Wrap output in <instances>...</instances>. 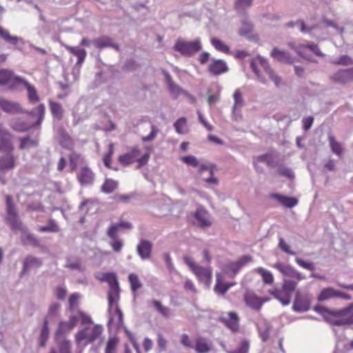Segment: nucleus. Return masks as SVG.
<instances>
[{
  "instance_id": "obj_1",
  "label": "nucleus",
  "mask_w": 353,
  "mask_h": 353,
  "mask_svg": "<svg viewBox=\"0 0 353 353\" xmlns=\"http://www.w3.org/2000/svg\"><path fill=\"white\" fill-rule=\"evenodd\" d=\"M103 332V327L101 325L95 324L86 326L77 332L75 335L76 343L79 345L85 347L100 339Z\"/></svg>"
},
{
  "instance_id": "obj_2",
  "label": "nucleus",
  "mask_w": 353,
  "mask_h": 353,
  "mask_svg": "<svg viewBox=\"0 0 353 353\" xmlns=\"http://www.w3.org/2000/svg\"><path fill=\"white\" fill-rule=\"evenodd\" d=\"M141 155V150L138 146L133 147L128 152L118 157L119 162L123 166L128 165L134 162L137 163V168L145 165L150 159V153L147 152Z\"/></svg>"
},
{
  "instance_id": "obj_3",
  "label": "nucleus",
  "mask_w": 353,
  "mask_h": 353,
  "mask_svg": "<svg viewBox=\"0 0 353 353\" xmlns=\"http://www.w3.org/2000/svg\"><path fill=\"white\" fill-rule=\"evenodd\" d=\"M185 263L190 267L200 282L209 285L212 281V274L210 268H204L195 264L189 256L184 257Z\"/></svg>"
},
{
  "instance_id": "obj_4",
  "label": "nucleus",
  "mask_w": 353,
  "mask_h": 353,
  "mask_svg": "<svg viewBox=\"0 0 353 353\" xmlns=\"http://www.w3.org/2000/svg\"><path fill=\"white\" fill-rule=\"evenodd\" d=\"M6 205L7 210V221L14 230H22V223L18 217V213L10 195L6 196Z\"/></svg>"
},
{
  "instance_id": "obj_5",
  "label": "nucleus",
  "mask_w": 353,
  "mask_h": 353,
  "mask_svg": "<svg viewBox=\"0 0 353 353\" xmlns=\"http://www.w3.org/2000/svg\"><path fill=\"white\" fill-rule=\"evenodd\" d=\"M332 324L343 325L353 323V304L339 310H334Z\"/></svg>"
},
{
  "instance_id": "obj_6",
  "label": "nucleus",
  "mask_w": 353,
  "mask_h": 353,
  "mask_svg": "<svg viewBox=\"0 0 353 353\" xmlns=\"http://www.w3.org/2000/svg\"><path fill=\"white\" fill-rule=\"evenodd\" d=\"M174 48L183 55L192 56L201 49V44L199 40L193 41L177 40Z\"/></svg>"
},
{
  "instance_id": "obj_7",
  "label": "nucleus",
  "mask_w": 353,
  "mask_h": 353,
  "mask_svg": "<svg viewBox=\"0 0 353 353\" xmlns=\"http://www.w3.org/2000/svg\"><path fill=\"white\" fill-rule=\"evenodd\" d=\"M269 300V298L259 296L251 290H247L243 294V301L246 306L257 312L260 311L263 305Z\"/></svg>"
},
{
  "instance_id": "obj_8",
  "label": "nucleus",
  "mask_w": 353,
  "mask_h": 353,
  "mask_svg": "<svg viewBox=\"0 0 353 353\" xmlns=\"http://www.w3.org/2000/svg\"><path fill=\"white\" fill-rule=\"evenodd\" d=\"M256 64H259L264 71L268 74L269 77L274 82L276 86H279L281 82V79L274 71L270 68L268 61L262 57H257L254 61L250 63V67L253 72L259 77V70L256 68Z\"/></svg>"
},
{
  "instance_id": "obj_9",
  "label": "nucleus",
  "mask_w": 353,
  "mask_h": 353,
  "mask_svg": "<svg viewBox=\"0 0 353 353\" xmlns=\"http://www.w3.org/2000/svg\"><path fill=\"white\" fill-rule=\"evenodd\" d=\"M330 79L332 82L341 85L353 82V68L340 69L332 74Z\"/></svg>"
},
{
  "instance_id": "obj_10",
  "label": "nucleus",
  "mask_w": 353,
  "mask_h": 353,
  "mask_svg": "<svg viewBox=\"0 0 353 353\" xmlns=\"http://www.w3.org/2000/svg\"><path fill=\"white\" fill-rule=\"evenodd\" d=\"M22 78L15 76L14 72L5 69L0 70V85H8L10 89H14L18 85Z\"/></svg>"
},
{
  "instance_id": "obj_11",
  "label": "nucleus",
  "mask_w": 353,
  "mask_h": 353,
  "mask_svg": "<svg viewBox=\"0 0 353 353\" xmlns=\"http://www.w3.org/2000/svg\"><path fill=\"white\" fill-rule=\"evenodd\" d=\"M334 298L350 300L352 297L350 294L338 290H335L333 288H325L320 292L317 297V300L319 301H325Z\"/></svg>"
},
{
  "instance_id": "obj_12",
  "label": "nucleus",
  "mask_w": 353,
  "mask_h": 353,
  "mask_svg": "<svg viewBox=\"0 0 353 353\" xmlns=\"http://www.w3.org/2000/svg\"><path fill=\"white\" fill-rule=\"evenodd\" d=\"M273 267L279 271L283 275L296 279L297 281L305 279V276L290 265L278 262L274 264Z\"/></svg>"
},
{
  "instance_id": "obj_13",
  "label": "nucleus",
  "mask_w": 353,
  "mask_h": 353,
  "mask_svg": "<svg viewBox=\"0 0 353 353\" xmlns=\"http://www.w3.org/2000/svg\"><path fill=\"white\" fill-rule=\"evenodd\" d=\"M15 167V158L11 154H7L0 157V181L3 184L6 183L4 177L6 172L12 170Z\"/></svg>"
},
{
  "instance_id": "obj_14",
  "label": "nucleus",
  "mask_w": 353,
  "mask_h": 353,
  "mask_svg": "<svg viewBox=\"0 0 353 353\" xmlns=\"http://www.w3.org/2000/svg\"><path fill=\"white\" fill-rule=\"evenodd\" d=\"M14 147L12 142V135L0 125V152H12Z\"/></svg>"
},
{
  "instance_id": "obj_15",
  "label": "nucleus",
  "mask_w": 353,
  "mask_h": 353,
  "mask_svg": "<svg viewBox=\"0 0 353 353\" xmlns=\"http://www.w3.org/2000/svg\"><path fill=\"white\" fill-rule=\"evenodd\" d=\"M232 119L238 121L242 118L241 109L244 105V99L239 90H236L233 94Z\"/></svg>"
},
{
  "instance_id": "obj_16",
  "label": "nucleus",
  "mask_w": 353,
  "mask_h": 353,
  "mask_svg": "<svg viewBox=\"0 0 353 353\" xmlns=\"http://www.w3.org/2000/svg\"><path fill=\"white\" fill-rule=\"evenodd\" d=\"M227 63L223 59H212L208 71L212 75L219 76L228 71Z\"/></svg>"
},
{
  "instance_id": "obj_17",
  "label": "nucleus",
  "mask_w": 353,
  "mask_h": 353,
  "mask_svg": "<svg viewBox=\"0 0 353 353\" xmlns=\"http://www.w3.org/2000/svg\"><path fill=\"white\" fill-rule=\"evenodd\" d=\"M137 250L142 259H148L151 256L152 243L150 241L142 239L138 244Z\"/></svg>"
},
{
  "instance_id": "obj_18",
  "label": "nucleus",
  "mask_w": 353,
  "mask_h": 353,
  "mask_svg": "<svg viewBox=\"0 0 353 353\" xmlns=\"http://www.w3.org/2000/svg\"><path fill=\"white\" fill-rule=\"evenodd\" d=\"M123 325V313L119 308V305H116L115 308V314L110 317L108 321V326L114 328L116 330H119L122 327Z\"/></svg>"
},
{
  "instance_id": "obj_19",
  "label": "nucleus",
  "mask_w": 353,
  "mask_h": 353,
  "mask_svg": "<svg viewBox=\"0 0 353 353\" xmlns=\"http://www.w3.org/2000/svg\"><path fill=\"white\" fill-rule=\"evenodd\" d=\"M270 197L276 199L280 204L288 208H292L296 206L298 203V200L296 198L287 196L277 193L271 194Z\"/></svg>"
},
{
  "instance_id": "obj_20",
  "label": "nucleus",
  "mask_w": 353,
  "mask_h": 353,
  "mask_svg": "<svg viewBox=\"0 0 353 353\" xmlns=\"http://www.w3.org/2000/svg\"><path fill=\"white\" fill-rule=\"evenodd\" d=\"M0 107L6 112L15 114L21 112L20 105L14 101L0 98Z\"/></svg>"
},
{
  "instance_id": "obj_21",
  "label": "nucleus",
  "mask_w": 353,
  "mask_h": 353,
  "mask_svg": "<svg viewBox=\"0 0 353 353\" xmlns=\"http://www.w3.org/2000/svg\"><path fill=\"white\" fill-rule=\"evenodd\" d=\"M20 84H23L26 87L27 90L28 101L30 103L35 104L40 101L39 96L34 85H31L29 82L23 78L22 81H20Z\"/></svg>"
},
{
  "instance_id": "obj_22",
  "label": "nucleus",
  "mask_w": 353,
  "mask_h": 353,
  "mask_svg": "<svg viewBox=\"0 0 353 353\" xmlns=\"http://www.w3.org/2000/svg\"><path fill=\"white\" fill-rule=\"evenodd\" d=\"M292 48L295 50V52L299 55H300L301 57H303L305 59H307L306 57H305L304 54H303V50L305 48L310 50L311 51H312L314 52V54H315L318 57H323V54L321 52V50H320L319 48L318 47V46L316 44H314V43L300 44V45H298L296 46H292Z\"/></svg>"
},
{
  "instance_id": "obj_23",
  "label": "nucleus",
  "mask_w": 353,
  "mask_h": 353,
  "mask_svg": "<svg viewBox=\"0 0 353 353\" xmlns=\"http://www.w3.org/2000/svg\"><path fill=\"white\" fill-rule=\"evenodd\" d=\"M194 216L197 220L201 227L205 228L211 225L208 213L204 208H198L194 212Z\"/></svg>"
},
{
  "instance_id": "obj_24",
  "label": "nucleus",
  "mask_w": 353,
  "mask_h": 353,
  "mask_svg": "<svg viewBox=\"0 0 353 353\" xmlns=\"http://www.w3.org/2000/svg\"><path fill=\"white\" fill-rule=\"evenodd\" d=\"M269 293L279 300L283 305H288L291 301L292 295L283 289H274L269 290Z\"/></svg>"
},
{
  "instance_id": "obj_25",
  "label": "nucleus",
  "mask_w": 353,
  "mask_h": 353,
  "mask_svg": "<svg viewBox=\"0 0 353 353\" xmlns=\"http://www.w3.org/2000/svg\"><path fill=\"white\" fill-rule=\"evenodd\" d=\"M310 306V300L297 294L293 304V309L296 312H305L309 310Z\"/></svg>"
},
{
  "instance_id": "obj_26",
  "label": "nucleus",
  "mask_w": 353,
  "mask_h": 353,
  "mask_svg": "<svg viewBox=\"0 0 353 353\" xmlns=\"http://www.w3.org/2000/svg\"><path fill=\"white\" fill-rule=\"evenodd\" d=\"M271 56L274 59L280 62L285 63H292L294 62V59L288 52L276 48L272 50Z\"/></svg>"
},
{
  "instance_id": "obj_27",
  "label": "nucleus",
  "mask_w": 353,
  "mask_h": 353,
  "mask_svg": "<svg viewBox=\"0 0 353 353\" xmlns=\"http://www.w3.org/2000/svg\"><path fill=\"white\" fill-rule=\"evenodd\" d=\"M234 285L233 283H225L222 281L221 274H216V284L214 290L216 293L224 295L228 290Z\"/></svg>"
},
{
  "instance_id": "obj_28",
  "label": "nucleus",
  "mask_w": 353,
  "mask_h": 353,
  "mask_svg": "<svg viewBox=\"0 0 353 353\" xmlns=\"http://www.w3.org/2000/svg\"><path fill=\"white\" fill-rule=\"evenodd\" d=\"M42 265L41 261L36 257L28 256L23 261L22 274H25L30 269L38 268Z\"/></svg>"
},
{
  "instance_id": "obj_29",
  "label": "nucleus",
  "mask_w": 353,
  "mask_h": 353,
  "mask_svg": "<svg viewBox=\"0 0 353 353\" xmlns=\"http://www.w3.org/2000/svg\"><path fill=\"white\" fill-rule=\"evenodd\" d=\"M77 179L81 185L90 184L93 181L94 174L88 168H83L77 175Z\"/></svg>"
},
{
  "instance_id": "obj_30",
  "label": "nucleus",
  "mask_w": 353,
  "mask_h": 353,
  "mask_svg": "<svg viewBox=\"0 0 353 353\" xmlns=\"http://www.w3.org/2000/svg\"><path fill=\"white\" fill-rule=\"evenodd\" d=\"M94 45L98 49H102L107 47H112L117 50H119V46L112 42V39L109 37H101L94 40Z\"/></svg>"
},
{
  "instance_id": "obj_31",
  "label": "nucleus",
  "mask_w": 353,
  "mask_h": 353,
  "mask_svg": "<svg viewBox=\"0 0 353 353\" xmlns=\"http://www.w3.org/2000/svg\"><path fill=\"white\" fill-rule=\"evenodd\" d=\"M239 316L234 312H230L227 318H223L222 321L230 330L235 331L239 327Z\"/></svg>"
},
{
  "instance_id": "obj_32",
  "label": "nucleus",
  "mask_w": 353,
  "mask_h": 353,
  "mask_svg": "<svg viewBox=\"0 0 353 353\" xmlns=\"http://www.w3.org/2000/svg\"><path fill=\"white\" fill-rule=\"evenodd\" d=\"M150 303L157 312L163 318L168 319L172 316L171 310L168 307L163 305L161 301L154 299Z\"/></svg>"
},
{
  "instance_id": "obj_33",
  "label": "nucleus",
  "mask_w": 353,
  "mask_h": 353,
  "mask_svg": "<svg viewBox=\"0 0 353 353\" xmlns=\"http://www.w3.org/2000/svg\"><path fill=\"white\" fill-rule=\"evenodd\" d=\"M197 168H199V172L202 174L204 171H209L210 176L205 179V181L210 184H217L218 180L214 176V171L215 170L214 165H205L201 164L199 165Z\"/></svg>"
},
{
  "instance_id": "obj_34",
  "label": "nucleus",
  "mask_w": 353,
  "mask_h": 353,
  "mask_svg": "<svg viewBox=\"0 0 353 353\" xmlns=\"http://www.w3.org/2000/svg\"><path fill=\"white\" fill-rule=\"evenodd\" d=\"M65 48L68 52L78 58L77 64H81L83 63L87 55V52L84 49L70 46H65Z\"/></svg>"
},
{
  "instance_id": "obj_35",
  "label": "nucleus",
  "mask_w": 353,
  "mask_h": 353,
  "mask_svg": "<svg viewBox=\"0 0 353 353\" xmlns=\"http://www.w3.org/2000/svg\"><path fill=\"white\" fill-rule=\"evenodd\" d=\"M194 349L196 353H208L211 350V346L205 339L198 337L195 340Z\"/></svg>"
},
{
  "instance_id": "obj_36",
  "label": "nucleus",
  "mask_w": 353,
  "mask_h": 353,
  "mask_svg": "<svg viewBox=\"0 0 353 353\" xmlns=\"http://www.w3.org/2000/svg\"><path fill=\"white\" fill-rule=\"evenodd\" d=\"M49 106L52 115L58 120L62 119L63 109L61 104L58 102L49 100Z\"/></svg>"
},
{
  "instance_id": "obj_37",
  "label": "nucleus",
  "mask_w": 353,
  "mask_h": 353,
  "mask_svg": "<svg viewBox=\"0 0 353 353\" xmlns=\"http://www.w3.org/2000/svg\"><path fill=\"white\" fill-rule=\"evenodd\" d=\"M20 144L19 149L23 150L30 148L37 147L39 145V141L37 139H32L30 137L27 136L19 139Z\"/></svg>"
},
{
  "instance_id": "obj_38",
  "label": "nucleus",
  "mask_w": 353,
  "mask_h": 353,
  "mask_svg": "<svg viewBox=\"0 0 353 353\" xmlns=\"http://www.w3.org/2000/svg\"><path fill=\"white\" fill-rule=\"evenodd\" d=\"M255 272L261 275L262 280L265 284L271 285L274 283V276L272 272L263 268H258Z\"/></svg>"
},
{
  "instance_id": "obj_39",
  "label": "nucleus",
  "mask_w": 353,
  "mask_h": 353,
  "mask_svg": "<svg viewBox=\"0 0 353 353\" xmlns=\"http://www.w3.org/2000/svg\"><path fill=\"white\" fill-rule=\"evenodd\" d=\"M120 288L119 285L114 286H110V290L108 292V304L110 307H112L114 303H117L119 298Z\"/></svg>"
},
{
  "instance_id": "obj_40",
  "label": "nucleus",
  "mask_w": 353,
  "mask_h": 353,
  "mask_svg": "<svg viewBox=\"0 0 353 353\" xmlns=\"http://www.w3.org/2000/svg\"><path fill=\"white\" fill-rule=\"evenodd\" d=\"M210 41L212 45L217 51L221 52L226 54H231L229 46L221 40L214 37L211 39Z\"/></svg>"
},
{
  "instance_id": "obj_41",
  "label": "nucleus",
  "mask_w": 353,
  "mask_h": 353,
  "mask_svg": "<svg viewBox=\"0 0 353 353\" xmlns=\"http://www.w3.org/2000/svg\"><path fill=\"white\" fill-rule=\"evenodd\" d=\"M328 140L332 152L336 155L341 157L343 152L341 144L336 141L334 137L332 134L329 135Z\"/></svg>"
},
{
  "instance_id": "obj_42",
  "label": "nucleus",
  "mask_w": 353,
  "mask_h": 353,
  "mask_svg": "<svg viewBox=\"0 0 353 353\" xmlns=\"http://www.w3.org/2000/svg\"><path fill=\"white\" fill-rule=\"evenodd\" d=\"M119 340L116 336H110L106 343L105 353H117Z\"/></svg>"
},
{
  "instance_id": "obj_43",
  "label": "nucleus",
  "mask_w": 353,
  "mask_h": 353,
  "mask_svg": "<svg viewBox=\"0 0 353 353\" xmlns=\"http://www.w3.org/2000/svg\"><path fill=\"white\" fill-rule=\"evenodd\" d=\"M118 188V182L112 179H106L101 185V191L110 194L113 192Z\"/></svg>"
},
{
  "instance_id": "obj_44",
  "label": "nucleus",
  "mask_w": 353,
  "mask_h": 353,
  "mask_svg": "<svg viewBox=\"0 0 353 353\" xmlns=\"http://www.w3.org/2000/svg\"><path fill=\"white\" fill-rule=\"evenodd\" d=\"M314 309L316 312L320 314L326 321L330 323H332L334 310H330L322 305H316Z\"/></svg>"
},
{
  "instance_id": "obj_45",
  "label": "nucleus",
  "mask_w": 353,
  "mask_h": 353,
  "mask_svg": "<svg viewBox=\"0 0 353 353\" xmlns=\"http://www.w3.org/2000/svg\"><path fill=\"white\" fill-rule=\"evenodd\" d=\"M73 328L68 321H61L55 333L56 337L58 338L70 332Z\"/></svg>"
},
{
  "instance_id": "obj_46",
  "label": "nucleus",
  "mask_w": 353,
  "mask_h": 353,
  "mask_svg": "<svg viewBox=\"0 0 353 353\" xmlns=\"http://www.w3.org/2000/svg\"><path fill=\"white\" fill-rule=\"evenodd\" d=\"M128 280L130 284L131 290L133 292H136L142 287V284L136 274H130L128 276Z\"/></svg>"
},
{
  "instance_id": "obj_47",
  "label": "nucleus",
  "mask_w": 353,
  "mask_h": 353,
  "mask_svg": "<svg viewBox=\"0 0 353 353\" xmlns=\"http://www.w3.org/2000/svg\"><path fill=\"white\" fill-rule=\"evenodd\" d=\"M0 36L6 41L12 45H17L19 41L17 37L10 35V32L3 29L1 26H0Z\"/></svg>"
},
{
  "instance_id": "obj_48",
  "label": "nucleus",
  "mask_w": 353,
  "mask_h": 353,
  "mask_svg": "<svg viewBox=\"0 0 353 353\" xmlns=\"http://www.w3.org/2000/svg\"><path fill=\"white\" fill-rule=\"evenodd\" d=\"M49 336L48 321L47 318L43 321V327L41 331L40 335V345L41 347L46 345V341Z\"/></svg>"
},
{
  "instance_id": "obj_49",
  "label": "nucleus",
  "mask_w": 353,
  "mask_h": 353,
  "mask_svg": "<svg viewBox=\"0 0 353 353\" xmlns=\"http://www.w3.org/2000/svg\"><path fill=\"white\" fill-rule=\"evenodd\" d=\"M174 127L178 134H185L187 132V120L184 117L179 118L174 123Z\"/></svg>"
},
{
  "instance_id": "obj_50",
  "label": "nucleus",
  "mask_w": 353,
  "mask_h": 353,
  "mask_svg": "<svg viewBox=\"0 0 353 353\" xmlns=\"http://www.w3.org/2000/svg\"><path fill=\"white\" fill-rule=\"evenodd\" d=\"M21 241L23 244L38 246L39 241L32 234L26 232L21 236Z\"/></svg>"
},
{
  "instance_id": "obj_51",
  "label": "nucleus",
  "mask_w": 353,
  "mask_h": 353,
  "mask_svg": "<svg viewBox=\"0 0 353 353\" xmlns=\"http://www.w3.org/2000/svg\"><path fill=\"white\" fill-rule=\"evenodd\" d=\"M45 111H46V107H45L44 104H43V103L39 104L38 106H37L32 110V112H31L32 114L38 115L37 125H39L42 123V121L44 119Z\"/></svg>"
},
{
  "instance_id": "obj_52",
  "label": "nucleus",
  "mask_w": 353,
  "mask_h": 353,
  "mask_svg": "<svg viewBox=\"0 0 353 353\" xmlns=\"http://www.w3.org/2000/svg\"><path fill=\"white\" fill-rule=\"evenodd\" d=\"M101 280L107 282L109 285V287L114 286L115 285H119L117 275L115 273L113 272L103 274Z\"/></svg>"
},
{
  "instance_id": "obj_53",
  "label": "nucleus",
  "mask_w": 353,
  "mask_h": 353,
  "mask_svg": "<svg viewBox=\"0 0 353 353\" xmlns=\"http://www.w3.org/2000/svg\"><path fill=\"white\" fill-rule=\"evenodd\" d=\"M38 230L41 232H57L59 231V228L56 222L54 220L50 219L49 220L47 225L40 227Z\"/></svg>"
},
{
  "instance_id": "obj_54",
  "label": "nucleus",
  "mask_w": 353,
  "mask_h": 353,
  "mask_svg": "<svg viewBox=\"0 0 353 353\" xmlns=\"http://www.w3.org/2000/svg\"><path fill=\"white\" fill-rule=\"evenodd\" d=\"M297 285V283L290 279H284L282 285V288L285 292H288L291 295L295 290Z\"/></svg>"
},
{
  "instance_id": "obj_55",
  "label": "nucleus",
  "mask_w": 353,
  "mask_h": 353,
  "mask_svg": "<svg viewBox=\"0 0 353 353\" xmlns=\"http://www.w3.org/2000/svg\"><path fill=\"white\" fill-rule=\"evenodd\" d=\"M60 353H72V343L69 340L63 339L58 343Z\"/></svg>"
},
{
  "instance_id": "obj_56",
  "label": "nucleus",
  "mask_w": 353,
  "mask_h": 353,
  "mask_svg": "<svg viewBox=\"0 0 353 353\" xmlns=\"http://www.w3.org/2000/svg\"><path fill=\"white\" fill-rule=\"evenodd\" d=\"M249 348V341L246 339H243L240 342L238 347L236 350L230 351L228 353H248Z\"/></svg>"
},
{
  "instance_id": "obj_57",
  "label": "nucleus",
  "mask_w": 353,
  "mask_h": 353,
  "mask_svg": "<svg viewBox=\"0 0 353 353\" xmlns=\"http://www.w3.org/2000/svg\"><path fill=\"white\" fill-rule=\"evenodd\" d=\"M253 0H236L234 8L237 11H243L251 6Z\"/></svg>"
},
{
  "instance_id": "obj_58",
  "label": "nucleus",
  "mask_w": 353,
  "mask_h": 353,
  "mask_svg": "<svg viewBox=\"0 0 353 353\" xmlns=\"http://www.w3.org/2000/svg\"><path fill=\"white\" fill-rule=\"evenodd\" d=\"M79 294L78 293H73L69 297V310L74 311L79 305Z\"/></svg>"
},
{
  "instance_id": "obj_59",
  "label": "nucleus",
  "mask_w": 353,
  "mask_h": 353,
  "mask_svg": "<svg viewBox=\"0 0 353 353\" xmlns=\"http://www.w3.org/2000/svg\"><path fill=\"white\" fill-rule=\"evenodd\" d=\"M295 261L300 267L307 270L313 271L315 269L314 265L312 262L305 261L300 258H296Z\"/></svg>"
},
{
  "instance_id": "obj_60",
  "label": "nucleus",
  "mask_w": 353,
  "mask_h": 353,
  "mask_svg": "<svg viewBox=\"0 0 353 353\" xmlns=\"http://www.w3.org/2000/svg\"><path fill=\"white\" fill-rule=\"evenodd\" d=\"M181 161L183 163H185L188 165H190L194 168H197L199 165V161L194 156H192V155L183 157L181 158Z\"/></svg>"
},
{
  "instance_id": "obj_61",
  "label": "nucleus",
  "mask_w": 353,
  "mask_h": 353,
  "mask_svg": "<svg viewBox=\"0 0 353 353\" xmlns=\"http://www.w3.org/2000/svg\"><path fill=\"white\" fill-rule=\"evenodd\" d=\"M227 272L228 273H231L232 276L236 275L241 268L239 265V263L236 261L230 262L226 265Z\"/></svg>"
},
{
  "instance_id": "obj_62",
  "label": "nucleus",
  "mask_w": 353,
  "mask_h": 353,
  "mask_svg": "<svg viewBox=\"0 0 353 353\" xmlns=\"http://www.w3.org/2000/svg\"><path fill=\"white\" fill-rule=\"evenodd\" d=\"M336 65H350L352 64V59L347 55H342L334 61Z\"/></svg>"
},
{
  "instance_id": "obj_63",
  "label": "nucleus",
  "mask_w": 353,
  "mask_h": 353,
  "mask_svg": "<svg viewBox=\"0 0 353 353\" xmlns=\"http://www.w3.org/2000/svg\"><path fill=\"white\" fill-rule=\"evenodd\" d=\"M113 145L110 144L108 152L104 155L103 159L104 165L108 168H111L112 157L113 155Z\"/></svg>"
},
{
  "instance_id": "obj_64",
  "label": "nucleus",
  "mask_w": 353,
  "mask_h": 353,
  "mask_svg": "<svg viewBox=\"0 0 353 353\" xmlns=\"http://www.w3.org/2000/svg\"><path fill=\"white\" fill-rule=\"evenodd\" d=\"M166 79L168 81V87L170 91L175 94H179L181 92V89L179 86L175 85L174 82L172 81L171 77L169 74L166 75Z\"/></svg>"
}]
</instances>
